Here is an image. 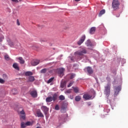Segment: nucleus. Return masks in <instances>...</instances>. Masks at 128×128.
<instances>
[{
  "instance_id": "c85d7f7f",
  "label": "nucleus",
  "mask_w": 128,
  "mask_h": 128,
  "mask_svg": "<svg viewBox=\"0 0 128 128\" xmlns=\"http://www.w3.org/2000/svg\"><path fill=\"white\" fill-rule=\"evenodd\" d=\"M54 80V77H52V78H50L47 82L48 84H50V82H52V80Z\"/></svg>"
},
{
  "instance_id": "58836bf2",
  "label": "nucleus",
  "mask_w": 128,
  "mask_h": 128,
  "mask_svg": "<svg viewBox=\"0 0 128 128\" xmlns=\"http://www.w3.org/2000/svg\"><path fill=\"white\" fill-rule=\"evenodd\" d=\"M71 92H72V90H67L65 92V94H70Z\"/></svg>"
},
{
  "instance_id": "5701e85b",
  "label": "nucleus",
  "mask_w": 128,
  "mask_h": 128,
  "mask_svg": "<svg viewBox=\"0 0 128 128\" xmlns=\"http://www.w3.org/2000/svg\"><path fill=\"white\" fill-rule=\"evenodd\" d=\"M60 86L62 88H64L66 86V82L62 81L60 83Z\"/></svg>"
},
{
  "instance_id": "bb28decb",
  "label": "nucleus",
  "mask_w": 128,
  "mask_h": 128,
  "mask_svg": "<svg viewBox=\"0 0 128 128\" xmlns=\"http://www.w3.org/2000/svg\"><path fill=\"white\" fill-rule=\"evenodd\" d=\"M26 128V125L24 122H21V128Z\"/></svg>"
},
{
  "instance_id": "37998d69",
  "label": "nucleus",
  "mask_w": 128,
  "mask_h": 128,
  "mask_svg": "<svg viewBox=\"0 0 128 128\" xmlns=\"http://www.w3.org/2000/svg\"><path fill=\"white\" fill-rule=\"evenodd\" d=\"M12 1L13 2H18V0H12Z\"/></svg>"
},
{
  "instance_id": "09e8293b",
  "label": "nucleus",
  "mask_w": 128,
  "mask_h": 128,
  "mask_svg": "<svg viewBox=\"0 0 128 128\" xmlns=\"http://www.w3.org/2000/svg\"><path fill=\"white\" fill-rule=\"evenodd\" d=\"M89 48V50H92V48Z\"/></svg>"
},
{
  "instance_id": "72a5a7b5",
  "label": "nucleus",
  "mask_w": 128,
  "mask_h": 128,
  "mask_svg": "<svg viewBox=\"0 0 128 128\" xmlns=\"http://www.w3.org/2000/svg\"><path fill=\"white\" fill-rule=\"evenodd\" d=\"M3 78L4 80H8V75L6 74H4Z\"/></svg>"
},
{
  "instance_id": "9b49d317",
  "label": "nucleus",
  "mask_w": 128,
  "mask_h": 128,
  "mask_svg": "<svg viewBox=\"0 0 128 128\" xmlns=\"http://www.w3.org/2000/svg\"><path fill=\"white\" fill-rule=\"evenodd\" d=\"M64 120H66V116L64 114H62L59 116L58 120L59 122H64Z\"/></svg>"
},
{
  "instance_id": "e433bc0d",
  "label": "nucleus",
  "mask_w": 128,
  "mask_h": 128,
  "mask_svg": "<svg viewBox=\"0 0 128 128\" xmlns=\"http://www.w3.org/2000/svg\"><path fill=\"white\" fill-rule=\"evenodd\" d=\"M4 36H1L0 37V42H2V40H4Z\"/></svg>"
},
{
  "instance_id": "20e7f679",
  "label": "nucleus",
  "mask_w": 128,
  "mask_h": 128,
  "mask_svg": "<svg viewBox=\"0 0 128 128\" xmlns=\"http://www.w3.org/2000/svg\"><path fill=\"white\" fill-rule=\"evenodd\" d=\"M114 96H118V94L122 90V87L120 86H114Z\"/></svg>"
},
{
  "instance_id": "f03ea898",
  "label": "nucleus",
  "mask_w": 128,
  "mask_h": 128,
  "mask_svg": "<svg viewBox=\"0 0 128 128\" xmlns=\"http://www.w3.org/2000/svg\"><path fill=\"white\" fill-rule=\"evenodd\" d=\"M88 54V51H86V48H82L80 50L75 52L74 55L76 56H84V54Z\"/></svg>"
},
{
  "instance_id": "a211bd4d",
  "label": "nucleus",
  "mask_w": 128,
  "mask_h": 128,
  "mask_svg": "<svg viewBox=\"0 0 128 128\" xmlns=\"http://www.w3.org/2000/svg\"><path fill=\"white\" fill-rule=\"evenodd\" d=\"M7 42H8V44L10 46H14V42L10 39L7 40Z\"/></svg>"
},
{
  "instance_id": "c9c22d12",
  "label": "nucleus",
  "mask_w": 128,
  "mask_h": 128,
  "mask_svg": "<svg viewBox=\"0 0 128 128\" xmlns=\"http://www.w3.org/2000/svg\"><path fill=\"white\" fill-rule=\"evenodd\" d=\"M20 118H22V120H26V114L24 115H21Z\"/></svg>"
},
{
  "instance_id": "ea45409f",
  "label": "nucleus",
  "mask_w": 128,
  "mask_h": 128,
  "mask_svg": "<svg viewBox=\"0 0 128 128\" xmlns=\"http://www.w3.org/2000/svg\"><path fill=\"white\" fill-rule=\"evenodd\" d=\"M20 114H26V112H24V110H22L21 112H20Z\"/></svg>"
},
{
  "instance_id": "423d86ee",
  "label": "nucleus",
  "mask_w": 128,
  "mask_h": 128,
  "mask_svg": "<svg viewBox=\"0 0 128 128\" xmlns=\"http://www.w3.org/2000/svg\"><path fill=\"white\" fill-rule=\"evenodd\" d=\"M64 70H66L64 68H60L58 69V74L60 78H62V76H64Z\"/></svg>"
},
{
  "instance_id": "6ab92c4d",
  "label": "nucleus",
  "mask_w": 128,
  "mask_h": 128,
  "mask_svg": "<svg viewBox=\"0 0 128 128\" xmlns=\"http://www.w3.org/2000/svg\"><path fill=\"white\" fill-rule=\"evenodd\" d=\"M28 82H34V76H30L28 78Z\"/></svg>"
},
{
  "instance_id": "49530a36",
  "label": "nucleus",
  "mask_w": 128,
  "mask_h": 128,
  "mask_svg": "<svg viewBox=\"0 0 128 128\" xmlns=\"http://www.w3.org/2000/svg\"><path fill=\"white\" fill-rule=\"evenodd\" d=\"M75 2H80V0H74Z\"/></svg>"
},
{
  "instance_id": "f3484780",
  "label": "nucleus",
  "mask_w": 128,
  "mask_h": 128,
  "mask_svg": "<svg viewBox=\"0 0 128 128\" xmlns=\"http://www.w3.org/2000/svg\"><path fill=\"white\" fill-rule=\"evenodd\" d=\"M83 98H84L86 100L92 98V96H90L88 94H85L83 96Z\"/></svg>"
},
{
  "instance_id": "dca6fc26",
  "label": "nucleus",
  "mask_w": 128,
  "mask_h": 128,
  "mask_svg": "<svg viewBox=\"0 0 128 128\" xmlns=\"http://www.w3.org/2000/svg\"><path fill=\"white\" fill-rule=\"evenodd\" d=\"M12 66L15 70H20V68L18 67V63H14Z\"/></svg>"
},
{
  "instance_id": "473e14b6",
  "label": "nucleus",
  "mask_w": 128,
  "mask_h": 128,
  "mask_svg": "<svg viewBox=\"0 0 128 128\" xmlns=\"http://www.w3.org/2000/svg\"><path fill=\"white\" fill-rule=\"evenodd\" d=\"M26 126H32V122H28L26 123Z\"/></svg>"
},
{
  "instance_id": "2f4dec72",
  "label": "nucleus",
  "mask_w": 128,
  "mask_h": 128,
  "mask_svg": "<svg viewBox=\"0 0 128 128\" xmlns=\"http://www.w3.org/2000/svg\"><path fill=\"white\" fill-rule=\"evenodd\" d=\"M47 70H46V68H44L40 70V73L41 74H46V72Z\"/></svg>"
},
{
  "instance_id": "4c0bfd02",
  "label": "nucleus",
  "mask_w": 128,
  "mask_h": 128,
  "mask_svg": "<svg viewBox=\"0 0 128 128\" xmlns=\"http://www.w3.org/2000/svg\"><path fill=\"white\" fill-rule=\"evenodd\" d=\"M74 76H76V74H72L70 76V80H72V78H74Z\"/></svg>"
},
{
  "instance_id": "a878e982",
  "label": "nucleus",
  "mask_w": 128,
  "mask_h": 128,
  "mask_svg": "<svg viewBox=\"0 0 128 128\" xmlns=\"http://www.w3.org/2000/svg\"><path fill=\"white\" fill-rule=\"evenodd\" d=\"M81 98H81L80 96H77L75 98V100H76V102H80V100Z\"/></svg>"
},
{
  "instance_id": "393cba45",
  "label": "nucleus",
  "mask_w": 128,
  "mask_h": 128,
  "mask_svg": "<svg viewBox=\"0 0 128 128\" xmlns=\"http://www.w3.org/2000/svg\"><path fill=\"white\" fill-rule=\"evenodd\" d=\"M66 108L64 106H62L61 108V112H66Z\"/></svg>"
},
{
  "instance_id": "9d476101",
  "label": "nucleus",
  "mask_w": 128,
  "mask_h": 128,
  "mask_svg": "<svg viewBox=\"0 0 128 128\" xmlns=\"http://www.w3.org/2000/svg\"><path fill=\"white\" fill-rule=\"evenodd\" d=\"M86 69L89 74H94V70L92 68L88 66L86 68Z\"/></svg>"
},
{
  "instance_id": "a19ab883",
  "label": "nucleus",
  "mask_w": 128,
  "mask_h": 128,
  "mask_svg": "<svg viewBox=\"0 0 128 128\" xmlns=\"http://www.w3.org/2000/svg\"><path fill=\"white\" fill-rule=\"evenodd\" d=\"M0 84H4V80L0 78Z\"/></svg>"
},
{
  "instance_id": "f257e3e1",
  "label": "nucleus",
  "mask_w": 128,
  "mask_h": 128,
  "mask_svg": "<svg viewBox=\"0 0 128 128\" xmlns=\"http://www.w3.org/2000/svg\"><path fill=\"white\" fill-rule=\"evenodd\" d=\"M120 4L118 0H113L112 2V8H113L114 10H120Z\"/></svg>"
},
{
  "instance_id": "aec40b11",
  "label": "nucleus",
  "mask_w": 128,
  "mask_h": 128,
  "mask_svg": "<svg viewBox=\"0 0 128 128\" xmlns=\"http://www.w3.org/2000/svg\"><path fill=\"white\" fill-rule=\"evenodd\" d=\"M74 92L76 94H78V92H80V88H78V87H72Z\"/></svg>"
},
{
  "instance_id": "6e6552de",
  "label": "nucleus",
  "mask_w": 128,
  "mask_h": 128,
  "mask_svg": "<svg viewBox=\"0 0 128 128\" xmlns=\"http://www.w3.org/2000/svg\"><path fill=\"white\" fill-rule=\"evenodd\" d=\"M30 94L32 98H38V92L36 90H32L30 92Z\"/></svg>"
},
{
  "instance_id": "7c9ffc66",
  "label": "nucleus",
  "mask_w": 128,
  "mask_h": 128,
  "mask_svg": "<svg viewBox=\"0 0 128 128\" xmlns=\"http://www.w3.org/2000/svg\"><path fill=\"white\" fill-rule=\"evenodd\" d=\"M65 98L64 96L63 95H61L59 96V99L60 100H65Z\"/></svg>"
},
{
  "instance_id": "412c9836",
  "label": "nucleus",
  "mask_w": 128,
  "mask_h": 128,
  "mask_svg": "<svg viewBox=\"0 0 128 128\" xmlns=\"http://www.w3.org/2000/svg\"><path fill=\"white\" fill-rule=\"evenodd\" d=\"M106 14V10H102L101 11H100L99 14H98V16H102V14Z\"/></svg>"
},
{
  "instance_id": "3c124183",
  "label": "nucleus",
  "mask_w": 128,
  "mask_h": 128,
  "mask_svg": "<svg viewBox=\"0 0 128 128\" xmlns=\"http://www.w3.org/2000/svg\"><path fill=\"white\" fill-rule=\"evenodd\" d=\"M36 128H40V127L38 126Z\"/></svg>"
},
{
  "instance_id": "864d4df0",
  "label": "nucleus",
  "mask_w": 128,
  "mask_h": 128,
  "mask_svg": "<svg viewBox=\"0 0 128 128\" xmlns=\"http://www.w3.org/2000/svg\"><path fill=\"white\" fill-rule=\"evenodd\" d=\"M19 0L21 1L22 0Z\"/></svg>"
},
{
  "instance_id": "ddd939ff",
  "label": "nucleus",
  "mask_w": 128,
  "mask_h": 128,
  "mask_svg": "<svg viewBox=\"0 0 128 128\" xmlns=\"http://www.w3.org/2000/svg\"><path fill=\"white\" fill-rule=\"evenodd\" d=\"M36 114L38 118H44V114L40 110H38L36 112Z\"/></svg>"
},
{
  "instance_id": "4be33fe9",
  "label": "nucleus",
  "mask_w": 128,
  "mask_h": 128,
  "mask_svg": "<svg viewBox=\"0 0 128 128\" xmlns=\"http://www.w3.org/2000/svg\"><path fill=\"white\" fill-rule=\"evenodd\" d=\"M33 73L32 72H26L25 73V76H32Z\"/></svg>"
},
{
  "instance_id": "c756f323",
  "label": "nucleus",
  "mask_w": 128,
  "mask_h": 128,
  "mask_svg": "<svg viewBox=\"0 0 128 128\" xmlns=\"http://www.w3.org/2000/svg\"><path fill=\"white\" fill-rule=\"evenodd\" d=\"M12 94H18V90H16V89H13L12 90Z\"/></svg>"
},
{
  "instance_id": "de8ad7c7",
  "label": "nucleus",
  "mask_w": 128,
  "mask_h": 128,
  "mask_svg": "<svg viewBox=\"0 0 128 128\" xmlns=\"http://www.w3.org/2000/svg\"><path fill=\"white\" fill-rule=\"evenodd\" d=\"M64 30H68V27L64 28Z\"/></svg>"
},
{
  "instance_id": "cd10ccee",
  "label": "nucleus",
  "mask_w": 128,
  "mask_h": 128,
  "mask_svg": "<svg viewBox=\"0 0 128 128\" xmlns=\"http://www.w3.org/2000/svg\"><path fill=\"white\" fill-rule=\"evenodd\" d=\"M4 58H5L6 60H10V56H8V54H6L4 56Z\"/></svg>"
},
{
  "instance_id": "f8f14e48",
  "label": "nucleus",
  "mask_w": 128,
  "mask_h": 128,
  "mask_svg": "<svg viewBox=\"0 0 128 128\" xmlns=\"http://www.w3.org/2000/svg\"><path fill=\"white\" fill-rule=\"evenodd\" d=\"M42 110L44 112L45 114H48V108L46 107V106H42L41 108Z\"/></svg>"
},
{
  "instance_id": "4468645a",
  "label": "nucleus",
  "mask_w": 128,
  "mask_h": 128,
  "mask_svg": "<svg viewBox=\"0 0 128 128\" xmlns=\"http://www.w3.org/2000/svg\"><path fill=\"white\" fill-rule=\"evenodd\" d=\"M96 27L91 28L90 30V34H94L96 32Z\"/></svg>"
},
{
  "instance_id": "0eeeda50",
  "label": "nucleus",
  "mask_w": 128,
  "mask_h": 128,
  "mask_svg": "<svg viewBox=\"0 0 128 128\" xmlns=\"http://www.w3.org/2000/svg\"><path fill=\"white\" fill-rule=\"evenodd\" d=\"M86 40V35H82L80 40L78 42L77 44L78 46H80Z\"/></svg>"
},
{
  "instance_id": "39448f33",
  "label": "nucleus",
  "mask_w": 128,
  "mask_h": 128,
  "mask_svg": "<svg viewBox=\"0 0 128 128\" xmlns=\"http://www.w3.org/2000/svg\"><path fill=\"white\" fill-rule=\"evenodd\" d=\"M56 98H58V96L56 94H54L53 96H49L46 98V102H50L52 100L55 102V100H56Z\"/></svg>"
},
{
  "instance_id": "b1692460",
  "label": "nucleus",
  "mask_w": 128,
  "mask_h": 128,
  "mask_svg": "<svg viewBox=\"0 0 128 128\" xmlns=\"http://www.w3.org/2000/svg\"><path fill=\"white\" fill-rule=\"evenodd\" d=\"M18 60H20V62L21 64H24V59L22 58V57H19L18 58Z\"/></svg>"
},
{
  "instance_id": "7ed1b4c3",
  "label": "nucleus",
  "mask_w": 128,
  "mask_h": 128,
  "mask_svg": "<svg viewBox=\"0 0 128 128\" xmlns=\"http://www.w3.org/2000/svg\"><path fill=\"white\" fill-rule=\"evenodd\" d=\"M104 94L106 96H110V84H108L104 87Z\"/></svg>"
},
{
  "instance_id": "603ef678",
  "label": "nucleus",
  "mask_w": 128,
  "mask_h": 128,
  "mask_svg": "<svg viewBox=\"0 0 128 128\" xmlns=\"http://www.w3.org/2000/svg\"><path fill=\"white\" fill-rule=\"evenodd\" d=\"M88 106H90V104H88Z\"/></svg>"
},
{
  "instance_id": "8fccbe9b",
  "label": "nucleus",
  "mask_w": 128,
  "mask_h": 128,
  "mask_svg": "<svg viewBox=\"0 0 128 128\" xmlns=\"http://www.w3.org/2000/svg\"><path fill=\"white\" fill-rule=\"evenodd\" d=\"M71 60H74V59L72 58H71Z\"/></svg>"
},
{
  "instance_id": "f704fd0d",
  "label": "nucleus",
  "mask_w": 128,
  "mask_h": 128,
  "mask_svg": "<svg viewBox=\"0 0 128 128\" xmlns=\"http://www.w3.org/2000/svg\"><path fill=\"white\" fill-rule=\"evenodd\" d=\"M55 110H60V106H58V105L56 104L55 106Z\"/></svg>"
},
{
  "instance_id": "a18cd8bd",
  "label": "nucleus",
  "mask_w": 128,
  "mask_h": 128,
  "mask_svg": "<svg viewBox=\"0 0 128 128\" xmlns=\"http://www.w3.org/2000/svg\"><path fill=\"white\" fill-rule=\"evenodd\" d=\"M40 42H46V39H41Z\"/></svg>"
},
{
  "instance_id": "79ce46f5",
  "label": "nucleus",
  "mask_w": 128,
  "mask_h": 128,
  "mask_svg": "<svg viewBox=\"0 0 128 128\" xmlns=\"http://www.w3.org/2000/svg\"><path fill=\"white\" fill-rule=\"evenodd\" d=\"M16 24L18 26H20V20H18V19L16 20Z\"/></svg>"
},
{
  "instance_id": "2eb2a0df",
  "label": "nucleus",
  "mask_w": 128,
  "mask_h": 128,
  "mask_svg": "<svg viewBox=\"0 0 128 128\" xmlns=\"http://www.w3.org/2000/svg\"><path fill=\"white\" fill-rule=\"evenodd\" d=\"M86 44L87 46H90L91 48H92L94 46V44H92V42L90 40H88L86 41Z\"/></svg>"
},
{
  "instance_id": "c03bdc74",
  "label": "nucleus",
  "mask_w": 128,
  "mask_h": 128,
  "mask_svg": "<svg viewBox=\"0 0 128 128\" xmlns=\"http://www.w3.org/2000/svg\"><path fill=\"white\" fill-rule=\"evenodd\" d=\"M72 86V82H70L68 86V88H70V86Z\"/></svg>"
},
{
  "instance_id": "1a4fd4ad",
  "label": "nucleus",
  "mask_w": 128,
  "mask_h": 128,
  "mask_svg": "<svg viewBox=\"0 0 128 128\" xmlns=\"http://www.w3.org/2000/svg\"><path fill=\"white\" fill-rule=\"evenodd\" d=\"M38 64H40V60H38L34 59V60H33L31 62V64H32V66H38Z\"/></svg>"
}]
</instances>
